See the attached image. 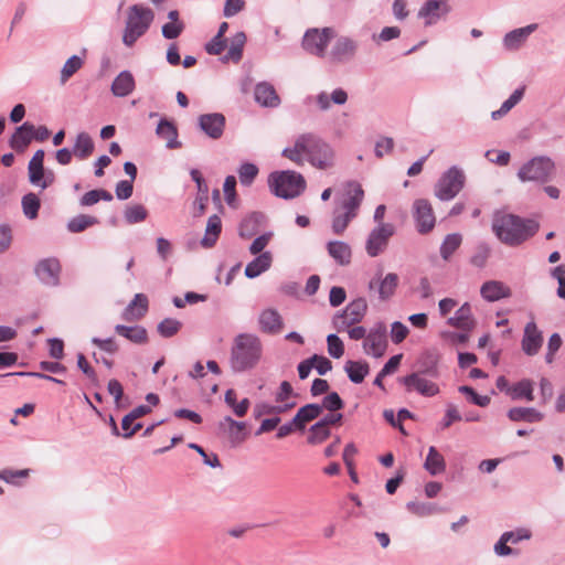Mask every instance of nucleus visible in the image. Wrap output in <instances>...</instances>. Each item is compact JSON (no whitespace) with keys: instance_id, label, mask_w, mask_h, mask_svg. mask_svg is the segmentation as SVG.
Here are the masks:
<instances>
[{"instance_id":"obj_39","label":"nucleus","mask_w":565,"mask_h":565,"mask_svg":"<svg viewBox=\"0 0 565 565\" xmlns=\"http://www.w3.org/2000/svg\"><path fill=\"white\" fill-rule=\"evenodd\" d=\"M348 100V94L343 88L334 89L331 95L321 92L316 96V103L320 110H328L331 107V102L335 105H344Z\"/></svg>"},{"instance_id":"obj_41","label":"nucleus","mask_w":565,"mask_h":565,"mask_svg":"<svg viewBox=\"0 0 565 565\" xmlns=\"http://www.w3.org/2000/svg\"><path fill=\"white\" fill-rule=\"evenodd\" d=\"M508 417L512 422L539 423L543 414L533 407H513L508 411Z\"/></svg>"},{"instance_id":"obj_3","label":"nucleus","mask_w":565,"mask_h":565,"mask_svg":"<svg viewBox=\"0 0 565 565\" xmlns=\"http://www.w3.org/2000/svg\"><path fill=\"white\" fill-rule=\"evenodd\" d=\"M268 185L276 196L288 200L299 196L306 190V180L292 170L275 171L268 177Z\"/></svg>"},{"instance_id":"obj_21","label":"nucleus","mask_w":565,"mask_h":565,"mask_svg":"<svg viewBox=\"0 0 565 565\" xmlns=\"http://www.w3.org/2000/svg\"><path fill=\"white\" fill-rule=\"evenodd\" d=\"M191 179L196 183L198 195L194 200V209L196 212L194 216H201L205 213L207 201H209V186L198 169L190 171Z\"/></svg>"},{"instance_id":"obj_1","label":"nucleus","mask_w":565,"mask_h":565,"mask_svg":"<svg viewBox=\"0 0 565 565\" xmlns=\"http://www.w3.org/2000/svg\"><path fill=\"white\" fill-rule=\"evenodd\" d=\"M492 231L508 246H519L530 239L539 231V223L510 213H495Z\"/></svg>"},{"instance_id":"obj_32","label":"nucleus","mask_w":565,"mask_h":565,"mask_svg":"<svg viewBox=\"0 0 565 565\" xmlns=\"http://www.w3.org/2000/svg\"><path fill=\"white\" fill-rule=\"evenodd\" d=\"M448 323L462 331L469 332L475 326L476 321L472 318L471 307L465 302L456 312L455 316L448 319Z\"/></svg>"},{"instance_id":"obj_58","label":"nucleus","mask_w":565,"mask_h":565,"mask_svg":"<svg viewBox=\"0 0 565 565\" xmlns=\"http://www.w3.org/2000/svg\"><path fill=\"white\" fill-rule=\"evenodd\" d=\"M296 397H298V394L294 391L291 384L288 381H282L275 394L276 403L291 402Z\"/></svg>"},{"instance_id":"obj_11","label":"nucleus","mask_w":565,"mask_h":565,"mask_svg":"<svg viewBox=\"0 0 565 565\" xmlns=\"http://www.w3.org/2000/svg\"><path fill=\"white\" fill-rule=\"evenodd\" d=\"M387 348V330L383 322L376 323L367 333L364 341V349L367 354L374 358L384 355Z\"/></svg>"},{"instance_id":"obj_52","label":"nucleus","mask_w":565,"mask_h":565,"mask_svg":"<svg viewBox=\"0 0 565 565\" xmlns=\"http://www.w3.org/2000/svg\"><path fill=\"white\" fill-rule=\"evenodd\" d=\"M84 65V60L78 55H72L61 70L60 83L64 85Z\"/></svg>"},{"instance_id":"obj_24","label":"nucleus","mask_w":565,"mask_h":565,"mask_svg":"<svg viewBox=\"0 0 565 565\" xmlns=\"http://www.w3.org/2000/svg\"><path fill=\"white\" fill-rule=\"evenodd\" d=\"M254 97L256 103L263 107L276 108L280 104V98L275 87L267 82L258 83L255 86Z\"/></svg>"},{"instance_id":"obj_53","label":"nucleus","mask_w":565,"mask_h":565,"mask_svg":"<svg viewBox=\"0 0 565 565\" xmlns=\"http://www.w3.org/2000/svg\"><path fill=\"white\" fill-rule=\"evenodd\" d=\"M182 328V322L174 318H164L157 326V331L162 338H172Z\"/></svg>"},{"instance_id":"obj_14","label":"nucleus","mask_w":565,"mask_h":565,"mask_svg":"<svg viewBox=\"0 0 565 565\" xmlns=\"http://www.w3.org/2000/svg\"><path fill=\"white\" fill-rule=\"evenodd\" d=\"M359 50V42L349 38L340 36L337 39L330 51V60L337 64H344L352 61Z\"/></svg>"},{"instance_id":"obj_38","label":"nucleus","mask_w":565,"mask_h":565,"mask_svg":"<svg viewBox=\"0 0 565 565\" xmlns=\"http://www.w3.org/2000/svg\"><path fill=\"white\" fill-rule=\"evenodd\" d=\"M246 34L243 31L235 33L231 38L230 49L227 53L222 57V61H232L234 63H238L243 57V51L246 44Z\"/></svg>"},{"instance_id":"obj_15","label":"nucleus","mask_w":565,"mask_h":565,"mask_svg":"<svg viewBox=\"0 0 565 565\" xmlns=\"http://www.w3.org/2000/svg\"><path fill=\"white\" fill-rule=\"evenodd\" d=\"M413 207L417 231L420 234L429 233L436 222L431 204L426 199H418L414 202Z\"/></svg>"},{"instance_id":"obj_45","label":"nucleus","mask_w":565,"mask_h":565,"mask_svg":"<svg viewBox=\"0 0 565 565\" xmlns=\"http://www.w3.org/2000/svg\"><path fill=\"white\" fill-rule=\"evenodd\" d=\"M308 138L306 137V134H302L297 137L294 147L291 148H285L281 152L282 157L288 158L292 162L297 164H302L303 158L302 156L306 154V143L308 142Z\"/></svg>"},{"instance_id":"obj_27","label":"nucleus","mask_w":565,"mask_h":565,"mask_svg":"<svg viewBox=\"0 0 565 565\" xmlns=\"http://www.w3.org/2000/svg\"><path fill=\"white\" fill-rule=\"evenodd\" d=\"M115 332L135 344H147L149 341L148 331L145 327L135 324H116Z\"/></svg>"},{"instance_id":"obj_13","label":"nucleus","mask_w":565,"mask_h":565,"mask_svg":"<svg viewBox=\"0 0 565 565\" xmlns=\"http://www.w3.org/2000/svg\"><path fill=\"white\" fill-rule=\"evenodd\" d=\"M225 125V116L221 113L202 114L198 117L200 130L213 140H217L223 136Z\"/></svg>"},{"instance_id":"obj_63","label":"nucleus","mask_w":565,"mask_h":565,"mask_svg":"<svg viewBox=\"0 0 565 565\" xmlns=\"http://www.w3.org/2000/svg\"><path fill=\"white\" fill-rule=\"evenodd\" d=\"M330 435L331 431L327 426H320L317 428L316 424H313L310 427V435L308 436L307 441L311 445H317L324 441Z\"/></svg>"},{"instance_id":"obj_28","label":"nucleus","mask_w":565,"mask_h":565,"mask_svg":"<svg viewBox=\"0 0 565 565\" xmlns=\"http://www.w3.org/2000/svg\"><path fill=\"white\" fill-rule=\"evenodd\" d=\"M136 87L135 77L130 71H121L113 81L110 90L116 97L130 95Z\"/></svg>"},{"instance_id":"obj_8","label":"nucleus","mask_w":565,"mask_h":565,"mask_svg":"<svg viewBox=\"0 0 565 565\" xmlns=\"http://www.w3.org/2000/svg\"><path fill=\"white\" fill-rule=\"evenodd\" d=\"M333 36L334 31L332 28H323L321 30L309 29L303 35L302 47L312 55L323 57Z\"/></svg>"},{"instance_id":"obj_31","label":"nucleus","mask_w":565,"mask_h":565,"mask_svg":"<svg viewBox=\"0 0 565 565\" xmlns=\"http://www.w3.org/2000/svg\"><path fill=\"white\" fill-rule=\"evenodd\" d=\"M536 24H529L508 32L503 38V45L507 50H518L526 39L536 30Z\"/></svg>"},{"instance_id":"obj_43","label":"nucleus","mask_w":565,"mask_h":565,"mask_svg":"<svg viewBox=\"0 0 565 565\" xmlns=\"http://www.w3.org/2000/svg\"><path fill=\"white\" fill-rule=\"evenodd\" d=\"M424 468L431 475L437 476L446 470V462L443 455L436 447L430 446L424 463Z\"/></svg>"},{"instance_id":"obj_54","label":"nucleus","mask_w":565,"mask_h":565,"mask_svg":"<svg viewBox=\"0 0 565 565\" xmlns=\"http://www.w3.org/2000/svg\"><path fill=\"white\" fill-rule=\"evenodd\" d=\"M148 216L147 209L141 204L129 205L125 210V220L128 224H136L145 221Z\"/></svg>"},{"instance_id":"obj_6","label":"nucleus","mask_w":565,"mask_h":565,"mask_svg":"<svg viewBox=\"0 0 565 565\" xmlns=\"http://www.w3.org/2000/svg\"><path fill=\"white\" fill-rule=\"evenodd\" d=\"M466 175L457 166L445 171L435 185V195L440 201L452 200L463 188Z\"/></svg>"},{"instance_id":"obj_26","label":"nucleus","mask_w":565,"mask_h":565,"mask_svg":"<svg viewBox=\"0 0 565 565\" xmlns=\"http://www.w3.org/2000/svg\"><path fill=\"white\" fill-rule=\"evenodd\" d=\"M438 354L435 351L427 350L423 352L416 361V371L419 375L436 379L439 376Z\"/></svg>"},{"instance_id":"obj_64","label":"nucleus","mask_w":565,"mask_h":565,"mask_svg":"<svg viewBox=\"0 0 565 565\" xmlns=\"http://www.w3.org/2000/svg\"><path fill=\"white\" fill-rule=\"evenodd\" d=\"M406 508L409 512H412L413 514H416L418 516L430 515L434 511V507L431 503L417 502V501L407 502Z\"/></svg>"},{"instance_id":"obj_42","label":"nucleus","mask_w":565,"mask_h":565,"mask_svg":"<svg viewBox=\"0 0 565 565\" xmlns=\"http://www.w3.org/2000/svg\"><path fill=\"white\" fill-rule=\"evenodd\" d=\"M344 371L348 374V377L352 383L360 384L364 381L365 376L369 374L370 365L365 361L349 360L344 364Z\"/></svg>"},{"instance_id":"obj_22","label":"nucleus","mask_w":565,"mask_h":565,"mask_svg":"<svg viewBox=\"0 0 565 565\" xmlns=\"http://www.w3.org/2000/svg\"><path fill=\"white\" fill-rule=\"evenodd\" d=\"M34 132V125L30 121L23 122L17 127L14 132L9 139L10 147L17 152H23L31 143L32 135Z\"/></svg>"},{"instance_id":"obj_36","label":"nucleus","mask_w":565,"mask_h":565,"mask_svg":"<svg viewBox=\"0 0 565 565\" xmlns=\"http://www.w3.org/2000/svg\"><path fill=\"white\" fill-rule=\"evenodd\" d=\"M222 232V222L217 214H213L207 218L205 234L201 239V245L204 248L213 247Z\"/></svg>"},{"instance_id":"obj_4","label":"nucleus","mask_w":565,"mask_h":565,"mask_svg":"<svg viewBox=\"0 0 565 565\" xmlns=\"http://www.w3.org/2000/svg\"><path fill=\"white\" fill-rule=\"evenodd\" d=\"M152 20L153 12L151 9L140 4L129 7L122 35L124 44L131 47L148 31Z\"/></svg>"},{"instance_id":"obj_49","label":"nucleus","mask_w":565,"mask_h":565,"mask_svg":"<svg viewBox=\"0 0 565 565\" xmlns=\"http://www.w3.org/2000/svg\"><path fill=\"white\" fill-rule=\"evenodd\" d=\"M225 403L233 409L236 416L243 417L246 415L250 402L248 398H243L239 403L236 401V392L230 388L224 395Z\"/></svg>"},{"instance_id":"obj_5","label":"nucleus","mask_w":565,"mask_h":565,"mask_svg":"<svg viewBox=\"0 0 565 565\" xmlns=\"http://www.w3.org/2000/svg\"><path fill=\"white\" fill-rule=\"evenodd\" d=\"M556 171L555 162L548 156H536L523 163L518 171L521 182H535L545 184L550 182Z\"/></svg>"},{"instance_id":"obj_18","label":"nucleus","mask_w":565,"mask_h":565,"mask_svg":"<svg viewBox=\"0 0 565 565\" xmlns=\"http://www.w3.org/2000/svg\"><path fill=\"white\" fill-rule=\"evenodd\" d=\"M364 199L362 185L356 181H348L344 184V194L341 201V210H348L359 214L360 206Z\"/></svg>"},{"instance_id":"obj_29","label":"nucleus","mask_w":565,"mask_h":565,"mask_svg":"<svg viewBox=\"0 0 565 565\" xmlns=\"http://www.w3.org/2000/svg\"><path fill=\"white\" fill-rule=\"evenodd\" d=\"M156 134L167 140L166 147L168 149H179L182 147L181 141L178 139V128L172 121L166 118L161 119L157 126Z\"/></svg>"},{"instance_id":"obj_23","label":"nucleus","mask_w":565,"mask_h":565,"mask_svg":"<svg viewBox=\"0 0 565 565\" xmlns=\"http://www.w3.org/2000/svg\"><path fill=\"white\" fill-rule=\"evenodd\" d=\"M266 223V215L262 212H252L238 225V236L244 239L252 238Z\"/></svg>"},{"instance_id":"obj_12","label":"nucleus","mask_w":565,"mask_h":565,"mask_svg":"<svg viewBox=\"0 0 565 565\" xmlns=\"http://www.w3.org/2000/svg\"><path fill=\"white\" fill-rule=\"evenodd\" d=\"M34 273L39 280L49 287H56L60 285L61 264L54 257L44 258L38 262Z\"/></svg>"},{"instance_id":"obj_48","label":"nucleus","mask_w":565,"mask_h":565,"mask_svg":"<svg viewBox=\"0 0 565 565\" xmlns=\"http://www.w3.org/2000/svg\"><path fill=\"white\" fill-rule=\"evenodd\" d=\"M98 223L99 221L95 216L87 214H78L68 221L67 230L71 233H81L84 232L89 226L96 225Z\"/></svg>"},{"instance_id":"obj_51","label":"nucleus","mask_w":565,"mask_h":565,"mask_svg":"<svg viewBox=\"0 0 565 565\" xmlns=\"http://www.w3.org/2000/svg\"><path fill=\"white\" fill-rule=\"evenodd\" d=\"M462 237L458 233H451L446 235L440 246V256L444 260H449L451 255L461 245Z\"/></svg>"},{"instance_id":"obj_25","label":"nucleus","mask_w":565,"mask_h":565,"mask_svg":"<svg viewBox=\"0 0 565 565\" xmlns=\"http://www.w3.org/2000/svg\"><path fill=\"white\" fill-rule=\"evenodd\" d=\"M259 329L267 334H277L281 331L282 318L276 309H265L258 317Z\"/></svg>"},{"instance_id":"obj_9","label":"nucleus","mask_w":565,"mask_h":565,"mask_svg":"<svg viewBox=\"0 0 565 565\" xmlns=\"http://www.w3.org/2000/svg\"><path fill=\"white\" fill-rule=\"evenodd\" d=\"M367 310V303L364 298H358L351 301L344 310L338 312L332 320L333 327L342 331L360 322Z\"/></svg>"},{"instance_id":"obj_35","label":"nucleus","mask_w":565,"mask_h":565,"mask_svg":"<svg viewBox=\"0 0 565 565\" xmlns=\"http://www.w3.org/2000/svg\"><path fill=\"white\" fill-rule=\"evenodd\" d=\"M94 149L95 143L87 132L82 131L77 134L72 150L78 160H86L89 158L94 152Z\"/></svg>"},{"instance_id":"obj_16","label":"nucleus","mask_w":565,"mask_h":565,"mask_svg":"<svg viewBox=\"0 0 565 565\" xmlns=\"http://www.w3.org/2000/svg\"><path fill=\"white\" fill-rule=\"evenodd\" d=\"M399 382L406 387L407 392H417L423 396L431 397L439 393L436 383L428 381L419 373H411L399 379Z\"/></svg>"},{"instance_id":"obj_2","label":"nucleus","mask_w":565,"mask_h":565,"mask_svg":"<svg viewBox=\"0 0 565 565\" xmlns=\"http://www.w3.org/2000/svg\"><path fill=\"white\" fill-rule=\"evenodd\" d=\"M263 344L253 333H239L235 337L231 349V367L235 373L253 370L260 361Z\"/></svg>"},{"instance_id":"obj_34","label":"nucleus","mask_w":565,"mask_h":565,"mask_svg":"<svg viewBox=\"0 0 565 565\" xmlns=\"http://www.w3.org/2000/svg\"><path fill=\"white\" fill-rule=\"evenodd\" d=\"M273 256L270 252H264L249 262L245 267V276L247 278H256L270 268Z\"/></svg>"},{"instance_id":"obj_57","label":"nucleus","mask_w":565,"mask_h":565,"mask_svg":"<svg viewBox=\"0 0 565 565\" xmlns=\"http://www.w3.org/2000/svg\"><path fill=\"white\" fill-rule=\"evenodd\" d=\"M461 394L467 395L471 403L480 407H487L490 404V397L487 395H479L471 386L462 385L458 388Z\"/></svg>"},{"instance_id":"obj_17","label":"nucleus","mask_w":565,"mask_h":565,"mask_svg":"<svg viewBox=\"0 0 565 565\" xmlns=\"http://www.w3.org/2000/svg\"><path fill=\"white\" fill-rule=\"evenodd\" d=\"M450 11L447 0H427L418 11V18L425 19V25L429 26L445 18Z\"/></svg>"},{"instance_id":"obj_50","label":"nucleus","mask_w":565,"mask_h":565,"mask_svg":"<svg viewBox=\"0 0 565 565\" xmlns=\"http://www.w3.org/2000/svg\"><path fill=\"white\" fill-rule=\"evenodd\" d=\"M23 214L29 220H34L39 215V210L41 207V201L35 193H28L22 196L21 200Z\"/></svg>"},{"instance_id":"obj_37","label":"nucleus","mask_w":565,"mask_h":565,"mask_svg":"<svg viewBox=\"0 0 565 565\" xmlns=\"http://www.w3.org/2000/svg\"><path fill=\"white\" fill-rule=\"evenodd\" d=\"M399 278L395 273H388L382 277V270H379V298L382 301L388 300L395 294Z\"/></svg>"},{"instance_id":"obj_7","label":"nucleus","mask_w":565,"mask_h":565,"mask_svg":"<svg viewBox=\"0 0 565 565\" xmlns=\"http://www.w3.org/2000/svg\"><path fill=\"white\" fill-rule=\"evenodd\" d=\"M309 139L306 143L308 161L316 168L324 170L333 164V150L321 138L313 134H306Z\"/></svg>"},{"instance_id":"obj_33","label":"nucleus","mask_w":565,"mask_h":565,"mask_svg":"<svg viewBox=\"0 0 565 565\" xmlns=\"http://www.w3.org/2000/svg\"><path fill=\"white\" fill-rule=\"evenodd\" d=\"M322 413V406L316 403L307 404L300 407L292 418V424H297L298 430H303L306 424L318 418Z\"/></svg>"},{"instance_id":"obj_44","label":"nucleus","mask_w":565,"mask_h":565,"mask_svg":"<svg viewBox=\"0 0 565 565\" xmlns=\"http://www.w3.org/2000/svg\"><path fill=\"white\" fill-rule=\"evenodd\" d=\"M328 253L339 265L344 266L351 262V248L344 242H330L328 244Z\"/></svg>"},{"instance_id":"obj_10","label":"nucleus","mask_w":565,"mask_h":565,"mask_svg":"<svg viewBox=\"0 0 565 565\" xmlns=\"http://www.w3.org/2000/svg\"><path fill=\"white\" fill-rule=\"evenodd\" d=\"M394 233L395 226L391 223H381L373 228L365 244L367 255L371 257L379 256L386 248Z\"/></svg>"},{"instance_id":"obj_62","label":"nucleus","mask_w":565,"mask_h":565,"mask_svg":"<svg viewBox=\"0 0 565 565\" xmlns=\"http://www.w3.org/2000/svg\"><path fill=\"white\" fill-rule=\"evenodd\" d=\"M273 236V232H266L256 237L248 248L249 253L252 255H260L262 253H264V248L268 245Z\"/></svg>"},{"instance_id":"obj_19","label":"nucleus","mask_w":565,"mask_h":565,"mask_svg":"<svg viewBox=\"0 0 565 565\" xmlns=\"http://www.w3.org/2000/svg\"><path fill=\"white\" fill-rule=\"evenodd\" d=\"M521 344L523 352L529 356L536 355L541 350L543 333L533 320L525 324Z\"/></svg>"},{"instance_id":"obj_56","label":"nucleus","mask_w":565,"mask_h":565,"mask_svg":"<svg viewBox=\"0 0 565 565\" xmlns=\"http://www.w3.org/2000/svg\"><path fill=\"white\" fill-rule=\"evenodd\" d=\"M319 405L322 406V411L338 412L344 407V402L337 392H331L323 397Z\"/></svg>"},{"instance_id":"obj_30","label":"nucleus","mask_w":565,"mask_h":565,"mask_svg":"<svg viewBox=\"0 0 565 565\" xmlns=\"http://www.w3.org/2000/svg\"><path fill=\"white\" fill-rule=\"evenodd\" d=\"M480 294L487 301L494 302L502 298L510 297L511 289L501 281L489 280L481 286Z\"/></svg>"},{"instance_id":"obj_55","label":"nucleus","mask_w":565,"mask_h":565,"mask_svg":"<svg viewBox=\"0 0 565 565\" xmlns=\"http://www.w3.org/2000/svg\"><path fill=\"white\" fill-rule=\"evenodd\" d=\"M258 168L254 163L245 162L238 168V177L242 185L249 186L258 174Z\"/></svg>"},{"instance_id":"obj_60","label":"nucleus","mask_w":565,"mask_h":565,"mask_svg":"<svg viewBox=\"0 0 565 565\" xmlns=\"http://www.w3.org/2000/svg\"><path fill=\"white\" fill-rule=\"evenodd\" d=\"M189 448L190 449H193L195 450L203 459V462L211 467V468H217V467H221V462H220V459L217 457L216 454H207L203 447H201L200 445L198 444H194V443H190L189 445Z\"/></svg>"},{"instance_id":"obj_59","label":"nucleus","mask_w":565,"mask_h":565,"mask_svg":"<svg viewBox=\"0 0 565 565\" xmlns=\"http://www.w3.org/2000/svg\"><path fill=\"white\" fill-rule=\"evenodd\" d=\"M328 353L334 358L340 359L344 353V345L342 340L334 333L327 337Z\"/></svg>"},{"instance_id":"obj_40","label":"nucleus","mask_w":565,"mask_h":565,"mask_svg":"<svg viewBox=\"0 0 565 565\" xmlns=\"http://www.w3.org/2000/svg\"><path fill=\"white\" fill-rule=\"evenodd\" d=\"M534 382L530 379H523L513 385L509 390V396L513 401L526 399L532 402L534 399Z\"/></svg>"},{"instance_id":"obj_46","label":"nucleus","mask_w":565,"mask_h":565,"mask_svg":"<svg viewBox=\"0 0 565 565\" xmlns=\"http://www.w3.org/2000/svg\"><path fill=\"white\" fill-rule=\"evenodd\" d=\"M245 423L236 422L231 416H226L222 422H220V428H227L230 438L233 443H242L245 439Z\"/></svg>"},{"instance_id":"obj_61","label":"nucleus","mask_w":565,"mask_h":565,"mask_svg":"<svg viewBox=\"0 0 565 565\" xmlns=\"http://www.w3.org/2000/svg\"><path fill=\"white\" fill-rule=\"evenodd\" d=\"M490 256V248L486 244H480L472 257L470 258L471 265L478 268H482L486 266L487 260Z\"/></svg>"},{"instance_id":"obj_47","label":"nucleus","mask_w":565,"mask_h":565,"mask_svg":"<svg viewBox=\"0 0 565 565\" xmlns=\"http://www.w3.org/2000/svg\"><path fill=\"white\" fill-rule=\"evenodd\" d=\"M356 216V213H353L348 210H341V207L334 210L332 218L333 233L337 235L342 234L347 230L350 222L354 220Z\"/></svg>"},{"instance_id":"obj_20","label":"nucleus","mask_w":565,"mask_h":565,"mask_svg":"<svg viewBox=\"0 0 565 565\" xmlns=\"http://www.w3.org/2000/svg\"><path fill=\"white\" fill-rule=\"evenodd\" d=\"M149 310V300L145 294H136L124 309L121 318L127 322L139 321Z\"/></svg>"}]
</instances>
